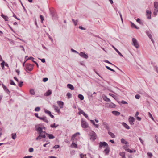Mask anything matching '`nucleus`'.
<instances>
[{
  "label": "nucleus",
  "mask_w": 158,
  "mask_h": 158,
  "mask_svg": "<svg viewBox=\"0 0 158 158\" xmlns=\"http://www.w3.org/2000/svg\"><path fill=\"white\" fill-rule=\"evenodd\" d=\"M25 67L26 69L29 71H31L33 68H32V66L31 65V64L29 63H26L25 64Z\"/></svg>",
  "instance_id": "nucleus-5"
},
{
  "label": "nucleus",
  "mask_w": 158,
  "mask_h": 158,
  "mask_svg": "<svg viewBox=\"0 0 158 158\" xmlns=\"http://www.w3.org/2000/svg\"><path fill=\"white\" fill-rule=\"evenodd\" d=\"M121 103L123 104H128L127 102L123 100L122 101Z\"/></svg>",
  "instance_id": "nucleus-62"
},
{
  "label": "nucleus",
  "mask_w": 158,
  "mask_h": 158,
  "mask_svg": "<svg viewBox=\"0 0 158 158\" xmlns=\"http://www.w3.org/2000/svg\"><path fill=\"white\" fill-rule=\"evenodd\" d=\"M67 87L70 89L71 90H73L74 89V87L73 86L70 84H68L67 85Z\"/></svg>",
  "instance_id": "nucleus-18"
},
{
  "label": "nucleus",
  "mask_w": 158,
  "mask_h": 158,
  "mask_svg": "<svg viewBox=\"0 0 158 158\" xmlns=\"http://www.w3.org/2000/svg\"><path fill=\"white\" fill-rule=\"evenodd\" d=\"M10 85H14L15 86L16 84L15 83V82H14L12 80H10Z\"/></svg>",
  "instance_id": "nucleus-46"
},
{
  "label": "nucleus",
  "mask_w": 158,
  "mask_h": 158,
  "mask_svg": "<svg viewBox=\"0 0 158 158\" xmlns=\"http://www.w3.org/2000/svg\"><path fill=\"white\" fill-rule=\"evenodd\" d=\"M51 91L50 90H48L46 92L44 95L45 96H48L51 95Z\"/></svg>",
  "instance_id": "nucleus-23"
},
{
  "label": "nucleus",
  "mask_w": 158,
  "mask_h": 158,
  "mask_svg": "<svg viewBox=\"0 0 158 158\" xmlns=\"http://www.w3.org/2000/svg\"><path fill=\"white\" fill-rule=\"evenodd\" d=\"M33 157L32 156H25L23 157V158H32Z\"/></svg>",
  "instance_id": "nucleus-63"
},
{
  "label": "nucleus",
  "mask_w": 158,
  "mask_h": 158,
  "mask_svg": "<svg viewBox=\"0 0 158 158\" xmlns=\"http://www.w3.org/2000/svg\"><path fill=\"white\" fill-rule=\"evenodd\" d=\"M40 107H37L35 108V111H40Z\"/></svg>",
  "instance_id": "nucleus-52"
},
{
  "label": "nucleus",
  "mask_w": 158,
  "mask_h": 158,
  "mask_svg": "<svg viewBox=\"0 0 158 158\" xmlns=\"http://www.w3.org/2000/svg\"><path fill=\"white\" fill-rule=\"evenodd\" d=\"M38 59L39 60H41V61H42V63H44L45 62V60L44 58H43V59H41L38 58Z\"/></svg>",
  "instance_id": "nucleus-61"
},
{
  "label": "nucleus",
  "mask_w": 158,
  "mask_h": 158,
  "mask_svg": "<svg viewBox=\"0 0 158 158\" xmlns=\"http://www.w3.org/2000/svg\"><path fill=\"white\" fill-rule=\"evenodd\" d=\"M47 136H48L50 139H52L55 138V136L52 134H47Z\"/></svg>",
  "instance_id": "nucleus-21"
},
{
  "label": "nucleus",
  "mask_w": 158,
  "mask_h": 158,
  "mask_svg": "<svg viewBox=\"0 0 158 158\" xmlns=\"http://www.w3.org/2000/svg\"><path fill=\"white\" fill-rule=\"evenodd\" d=\"M48 80V78L47 77L44 78L43 79V81L44 82L47 81Z\"/></svg>",
  "instance_id": "nucleus-58"
},
{
  "label": "nucleus",
  "mask_w": 158,
  "mask_h": 158,
  "mask_svg": "<svg viewBox=\"0 0 158 158\" xmlns=\"http://www.w3.org/2000/svg\"><path fill=\"white\" fill-rule=\"evenodd\" d=\"M103 99L106 102H109L110 101V100L106 96H105L103 97Z\"/></svg>",
  "instance_id": "nucleus-26"
},
{
  "label": "nucleus",
  "mask_w": 158,
  "mask_h": 158,
  "mask_svg": "<svg viewBox=\"0 0 158 158\" xmlns=\"http://www.w3.org/2000/svg\"><path fill=\"white\" fill-rule=\"evenodd\" d=\"M72 21L74 24L75 26H76L77 25V23L78 22V20H75L73 19H72Z\"/></svg>",
  "instance_id": "nucleus-36"
},
{
  "label": "nucleus",
  "mask_w": 158,
  "mask_h": 158,
  "mask_svg": "<svg viewBox=\"0 0 158 158\" xmlns=\"http://www.w3.org/2000/svg\"><path fill=\"white\" fill-rule=\"evenodd\" d=\"M66 96L68 98H70L72 97V94L70 93H68L67 94Z\"/></svg>",
  "instance_id": "nucleus-41"
},
{
  "label": "nucleus",
  "mask_w": 158,
  "mask_h": 158,
  "mask_svg": "<svg viewBox=\"0 0 158 158\" xmlns=\"http://www.w3.org/2000/svg\"><path fill=\"white\" fill-rule=\"evenodd\" d=\"M132 44L136 48H138L139 47V44L136 40V39L134 38L132 39Z\"/></svg>",
  "instance_id": "nucleus-2"
},
{
  "label": "nucleus",
  "mask_w": 158,
  "mask_h": 158,
  "mask_svg": "<svg viewBox=\"0 0 158 158\" xmlns=\"http://www.w3.org/2000/svg\"><path fill=\"white\" fill-rule=\"evenodd\" d=\"M109 146L108 144L105 142H100L99 143V148L101 149L103 147H107Z\"/></svg>",
  "instance_id": "nucleus-4"
},
{
  "label": "nucleus",
  "mask_w": 158,
  "mask_h": 158,
  "mask_svg": "<svg viewBox=\"0 0 158 158\" xmlns=\"http://www.w3.org/2000/svg\"><path fill=\"white\" fill-rule=\"evenodd\" d=\"M90 136V139L93 141H94L96 139L97 135L95 133L94 131L90 132L89 134Z\"/></svg>",
  "instance_id": "nucleus-1"
},
{
  "label": "nucleus",
  "mask_w": 158,
  "mask_h": 158,
  "mask_svg": "<svg viewBox=\"0 0 158 158\" xmlns=\"http://www.w3.org/2000/svg\"><path fill=\"white\" fill-rule=\"evenodd\" d=\"M136 21L139 23L140 24L143 25V23L141 21L140 19L139 18H137L136 19Z\"/></svg>",
  "instance_id": "nucleus-39"
},
{
  "label": "nucleus",
  "mask_w": 158,
  "mask_h": 158,
  "mask_svg": "<svg viewBox=\"0 0 158 158\" xmlns=\"http://www.w3.org/2000/svg\"><path fill=\"white\" fill-rule=\"evenodd\" d=\"M104 125H106L105 128L107 130H108L109 129V126L108 125V124L106 123H104Z\"/></svg>",
  "instance_id": "nucleus-51"
},
{
  "label": "nucleus",
  "mask_w": 158,
  "mask_h": 158,
  "mask_svg": "<svg viewBox=\"0 0 158 158\" xmlns=\"http://www.w3.org/2000/svg\"><path fill=\"white\" fill-rule=\"evenodd\" d=\"M0 61H2V62L1 63V66L5 65V61L3 60V59L2 58V56L0 55Z\"/></svg>",
  "instance_id": "nucleus-28"
},
{
  "label": "nucleus",
  "mask_w": 158,
  "mask_h": 158,
  "mask_svg": "<svg viewBox=\"0 0 158 158\" xmlns=\"http://www.w3.org/2000/svg\"><path fill=\"white\" fill-rule=\"evenodd\" d=\"M86 156V155H84L82 153H81L80 154V158H86V157H85Z\"/></svg>",
  "instance_id": "nucleus-47"
},
{
  "label": "nucleus",
  "mask_w": 158,
  "mask_h": 158,
  "mask_svg": "<svg viewBox=\"0 0 158 158\" xmlns=\"http://www.w3.org/2000/svg\"><path fill=\"white\" fill-rule=\"evenodd\" d=\"M129 121L131 125H133L134 124V122L135 121L134 118L133 117L130 116L129 118Z\"/></svg>",
  "instance_id": "nucleus-9"
},
{
  "label": "nucleus",
  "mask_w": 158,
  "mask_h": 158,
  "mask_svg": "<svg viewBox=\"0 0 158 158\" xmlns=\"http://www.w3.org/2000/svg\"><path fill=\"white\" fill-rule=\"evenodd\" d=\"M79 55L81 57L85 59H87L88 57L87 54H85V53L82 52H80Z\"/></svg>",
  "instance_id": "nucleus-8"
},
{
  "label": "nucleus",
  "mask_w": 158,
  "mask_h": 158,
  "mask_svg": "<svg viewBox=\"0 0 158 158\" xmlns=\"http://www.w3.org/2000/svg\"><path fill=\"white\" fill-rule=\"evenodd\" d=\"M112 47L119 55L123 57V56L117 48H116L114 46H113Z\"/></svg>",
  "instance_id": "nucleus-24"
},
{
  "label": "nucleus",
  "mask_w": 158,
  "mask_h": 158,
  "mask_svg": "<svg viewBox=\"0 0 158 158\" xmlns=\"http://www.w3.org/2000/svg\"><path fill=\"white\" fill-rule=\"evenodd\" d=\"M154 68H155L156 71L157 73H158V67L156 66H154Z\"/></svg>",
  "instance_id": "nucleus-64"
},
{
  "label": "nucleus",
  "mask_w": 158,
  "mask_h": 158,
  "mask_svg": "<svg viewBox=\"0 0 158 158\" xmlns=\"http://www.w3.org/2000/svg\"><path fill=\"white\" fill-rule=\"evenodd\" d=\"M53 107L56 112L59 113H60V109L57 106L54 105L53 106Z\"/></svg>",
  "instance_id": "nucleus-16"
},
{
  "label": "nucleus",
  "mask_w": 158,
  "mask_h": 158,
  "mask_svg": "<svg viewBox=\"0 0 158 158\" xmlns=\"http://www.w3.org/2000/svg\"><path fill=\"white\" fill-rule=\"evenodd\" d=\"M40 19L41 20V22L43 23V20H44V18L43 16L42 15H40Z\"/></svg>",
  "instance_id": "nucleus-56"
},
{
  "label": "nucleus",
  "mask_w": 158,
  "mask_h": 158,
  "mask_svg": "<svg viewBox=\"0 0 158 158\" xmlns=\"http://www.w3.org/2000/svg\"><path fill=\"white\" fill-rule=\"evenodd\" d=\"M158 12V8H155L154 10L153 15L155 16H156Z\"/></svg>",
  "instance_id": "nucleus-29"
},
{
  "label": "nucleus",
  "mask_w": 158,
  "mask_h": 158,
  "mask_svg": "<svg viewBox=\"0 0 158 158\" xmlns=\"http://www.w3.org/2000/svg\"><path fill=\"white\" fill-rule=\"evenodd\" d=\"M78 97L81 100H82L84 99L83 96L81 94H79L78 95Z\"/></svg>",
  "instance_id": "nucleus-32"
},
{
  "label": "nucleus",
  "mask_w": 158,
  "mask_h": 158,
  "mask_svg": "<svg viewBox=\"0 0 158 158\" xmlns=\"http://www.w3.org/2000/svg\"><path fill=\"white\" fill-rule=\"evenodd\" d=\"M146 15L147 16V18L148 19H151V12L150 10H147L146 11Z\"/></svg>",
  "instance_id": "nucleus-7"
},
{
  "label": "nucleus",
  "mask_w": 158,
  "mask_h": 158,
  "mask_svg": "<svg viewBox=\"0 0 158 158\" xmlns=\"http://www.w3.org/2000/svg\"><path fill=\"white\" fill-rule=\"evenodd\" d=\"M121 143L123 144H126V145H128L129 143L127 141L124 139L123 138H122L121 139Z\"/></svg>",
  "instance_id": "nucleus-17"
},
{
  "label": "nucleus",
  "mask_w": 158,
  "mask_h": 158,
  "mask_svg": "<svg viewBox=\"0 0 158 158\" xmlns=\"http://www.w3.org/2000/svg\"><path fill=\"white\" fill-rule=\"evenodd\" d=\"M57 103L60 108H63L64 102L61 101H57Z\"/></svg>",
  "instance_id": "nucleus-14"
},
{
  "label": "nucleus",
  "mask_w": 158,
  "mask_h": 158,
  "mask_svg": "<svg viewBox=\"0 0 158 158\" xmlns=\"http://www.w3.org/2000/svg\"><path fill=\"white\" fill-rule=\"evenodd\" d=\"M3 89L6 93H7L8 94H10V92L8 89L7 88V87L6 86L4 88H3Z\"/></svg>",
  "instance_id": "nucleus-27"
},
{
  "label": "nucleus",
  "mask_w": 158,
  "mask_h": 158,
  "mask_svg": "<svg viewBox=\"0 0 158 158\" xmlns=\"http://www.w3.org/2000/svg\"><path fill=\"white\" fill-rule=\"evenodd\" d=\"M12 138L13 139H15L16 137V133H12L11 134Z\"/></svg>",
  "instance_id": "nucleus-40"
},
{
  "label": "nucleus",
  "mask_w": 158,
  "mask_h": 158,
  "mask_svg": "<svg viewBox=\"0 0 158 158\" xmlns=\"http://www.w3.org/2000/svg\"><path fill=\"white\" fill-rule=\"evenodd\" d=\"M23 81H21L19 82V85H18L19 86V87H22V86H23Z\"/></svg>",
  "instance_id": "nucleus-50"
},
{
  "label": "nucleus",
  "mask_w": 158,
  "mask_h": 158,
  "mask_svg": "<svg viewBox=\"0 0 158 158\" xmlns=\"http://www.w3.org/2000/svg\"><path fill=\"white\" fill-rule=\"evenodd\" d=\"M60 147V146L58 145H56L54 146L53 148L55 149L58 148Z\"/></svg>",
  "instance_id": "nucleus-60"
},
{
  "label": "nucleus",
  "mask_w": 158,
  "mask_h": 158,
  "mask_svg": "<svg viewBox=\"0 0 158 158\" xmlns=\"http://www.w3.org/2000/svg\"><path fill=\"white\" fill-rule=\"evenodd\" d=\"M59 126V125L57 124L55 126V123H54L53 124H52L50 125V127L52 128H56Z\"/></svg>",
  "instance_id": "nucleus-38"
},
{
  "label": "nucleus",
  "mask_w": 158,
  "mask_h": 158,
  "mask_svg": "<svg viewBox=\"0 0 158 158\" xmlns=\"http://www.w3.org/2000/svg\"><path fill=\"white\" fill-rule=\"evenodd\" d=\"M47 35L48 36V38H49V39L52 42L53 41V39L49 35L48 33H47Z\"/></svg>",
  "instance_id": "nucleus-53"
},
{
  "label": "nucleus",
  "mask_w": 158,
  "mask_h": 158,
  "mask_svg": "<svg viewBox=\"0 0 158 158\" xmlns=\"http://www.w3.org/2000/svg\"><path fill=\"white\" fill-rule=\"evenodd\" d=\"M128 146L129 144L128 145H126V146H124L123 147L125 149L126 151L130 153H132L133 152V151L132 150H131L129 148H127L128 147Z\"/></svg>",
  "instance_id": "nucleus-11"
},
{
  "label": "nucleus",
  "mask_w": 158,
  "mask_h": 158,
  "mask_svg": "<svg viewBox=\"0 0 158 158\" xmlns=\"http://www.w3.org/2000/svg\"><path fill=\"white\" fill-rule=\"evenodd\" d=\"M131 26L132 27H134L136 29H139V28L137 27L133 23L131 22Z\"/></svg>",
  "instance_id": "nucleus-30"
},
{
  "label": "nucleus",
  "mask_w": 158,
  "mask_h": 158,
  "mask_svg": "<svg viewBox=\"0 0 158 158\" xmlns=\"http://www.w3.org/2000/svg\"><path fill=\"white\" fill-rule=\"evenodd\" d=\"M44 111L47 114H48L49 115L50 114H51V112L50 111H48V110H47L46 109H44Z\"/></svg>",
  "instance_id": "nucleus-44"
},
{
  "label": "nucleus",
  "mask_w": 158,
  "mask_h": 158,
  "mask_svg": "<svg viewBox=\"0 0 158 158\" xmlns=\"http://www.w3.org/2000/svg\"><path fill=\"white\" fill-rule=\"evenodd\" d=\"M87 95L88 96L92 97H93V94H92V93L90 91H88L87 92Z\"/></svg>",
  "instance_id": "nucleus-49"
},
{
  "label": "nucleus",
  "mask_w": 158,
  "mask_h": 158,
  "mask_svg": "<svg viewBox=\"0 0 158 158\" xmlns=\"http://www.w3.org/2000/svg\"><path fill=\"white\" fill-rule=\"evenodd\" d=\"M39 135L36 138V140H40L42 138H45L46 137V135L44 134L41 133L39 134Z\"/></svg>",
  "instance_id": "nucleus-6"
},
{
  "label": "nucleus",
  "mask_w": 158,
  "mask_h": 158,
  "mask_svg": "<svg viewBox=\"0 0 158 158\" xmlns=\"http://www.w3.org/2000/svg\"><path fill=\"white\" fill-rule=\"evenodd\" d=\"M106 67L109 70H110L111 71L113 72H115V71L114 69H113L111 68H110V67H109L107 66H106Z\"/></svg>",
  "instance_id": "nucleus-42"
},
{
  "label": "nucleus",
  "mask_w": 158,
  "mask_h": 158,
  "mask_svg": "<svg viewBox=\"0 0 158 158\" xmlns=\"http://www.w3.org/2000/svg\"><path fill=\"white\" fill-rule=\"evenodd\" d=\"M109 95L110 96H112V97H113L114 99H116V98H117L116 97L114 94H112L111 93H109Z\"/></svg>",
  "instance_id": "nucleus-48"
},
{
  "label": "nucleus",
  "mask_w": 158,
  "mask_h": 158,
  "mask_svg": "<svg viewBox=\"0 0 158 158\" xmlns=\"http://www.w3.org/2000/svg\"><path fill=\"white\" fill-rule=\"evenodd\" d=\"M146 34L149 37V38L152 41V42H153V39L152 38V35H151V34L150 33V32L149 31H146Z\"/></svg>",
  "instance_id": "nucleus-15"
},
{
  "label": "nucleus",
  "mask_w": 158,
  "mask_h": 158,
  "mask_svg": "<svg viewBox=\"0 0 158 158\" xmlns=\"http://www.w3.org/2000/svg\"><path fill=\"white\" fill-rule=\"evenodd\" d=\"M77 134H78V135H80V133L79 132H77L75 134H74L72 136L71 139H73L74 138H75L77 135Z\"/></svg>",
  "instance_id": "nucleus-43"
},
{
  "label": "nucleus",
  "mask_w": 158,
  "mask_h": 158,
  "mask_svg": "<svg viewBox=\"0 0 158 158\" xmlns=\"http://www.w3.org/2000/svg\"><path fill=\"white\" fill-rule=\"evenodd\" d=\"M71 146L72 147H73L75 148H77V144L75 143H74V142H73L72 143Z\"/></svg>",
  "instance_id": "nucleus-33"
},
{
  "label": "nucleus",
  "mask_w": 158,
  "mask_h": 158,
  "mask_svg": "<svg viewBox=\"0 0 158 158\" xmlns=\"http://www.w3.org/2000/svg\"><path fill=\"white\" fill-rule=\"evenodd\" d=\"M1 16L2 17L5 21H7L8 17L7 16L4 15L2 13Z\"/></svg>",
  "instance_id": "nucleus-22"
},
{
  "label": "nucleus",
  "mask_w": 158,
  "mask_h": 158,
  "mask_svg": "<svg viewBox=\"0 0 158 158\" xmlns=\"http://www.w3.org/2000/svg\"><path fill=\"white\" fill-rule=\"evenodd\" d=\"M154 6L155 8H158V2H154Z\"/></svg>",
  "instance_id": "nucleus-37"
},
{
  "label": "nucleus",
  "mask_w": 158,
  "mask_h": 158,
  "mask_svg": "<svg viewBox=\"0 0 158 158\" xmlns=\"http://www.w3.org/2000/svg\"><path fill=\"white\" fill-rule=\"evenodd\" d=\"M20 2H21V4L23 6V9H24V11L26 13H27V10H26V9L25 8L24 6L23 5V3H22L21 1L20 0Z\"/></svg>",
  "instance_id": "nucleus-54"
},
{
  "label": "nucleus",
  "mask_w": 158,
  "mask_h": 158,
  "mask_svg": "<svg viewBox=\"0 0 158 158\" xmlns=\"http://www.w3.org/2000/svg\"><path fill=\"white\" fill-rule=\"evenodd\" d=\"M81 123L83 128H86L88 127V124L86 121L83 120L82 119L81 120Z\"/></svg>",
  "instance_id": "nucleus-3"
},
{
  "label": "nucleus",
  "mask_w": 158,
  "mask_h": 158,
  "mask_svg": "<svg viewBox=\"0 0 158 158\" xmlns=\"http://www.w3.org/2000/svg\"><path fill=\"white\" fill-rule=\"evenodd\" d=\"M110 151V148L109 146L106 147L105 149L103 151V152L105 153L106 155H108Z\"/></svg>",
  "instance_id": "nucleus-10"
},
{
  "label": "nucleus",
  "mask_w": 158,
  "mask_h": 158,
  "mask_svg": "<svg viewBox=\"0 0 158 158\" xmlns=\"http://www.w3.org/2000/svg\"><path fill=\"white\" fill-rule=\"evenodd\" d=\"M36 130L37 131L39 134L42 133L43 128L41 127H39L37 128H36Z\"/></svg>",
  "instance_id": "nucleus-12"
},
{
  "label": "nucleus",
  "mask_w": 158,
  "mask_h": 158,
  "mask_svg": "<svg viewBox=\"0 0 158 158\" xmlns=\"http://www.w3.org/2000/svg\"><path fill=\"white\" fill-rule=\"evenodd\" d=\"M78 110H79V111L78 112V114L79 115H80L81 114H83L84 112L81 109H78Z\"/></svg>",
  "instance_id": "nucleus-45"
},
{
  "label": "nucleus",
  "mask_w": 158,
  "mask_h": 158,
  "mask_svg": "<svg viewBox=\"0 0 158 158\" xmlns=\"http://www.w3.org/2000/svg\"><path fill=\"white\" fill-rule=\"evenodd\" d=\"M34 149L32 148H30L29 149V151L30 152H33Z\"/></svg>",
  "instance_id": "nucleus-59"
},
{
  "label": "nucleus",
  "mask_w": 158,
  "mask_h": 158,
  "mask_svg": "<svg viewBox=\"0 0 158 158\" xmlns=\"http://www.w3.org/2000/svg\"><path fill=\"white\" fill-rule=\"evenodd\" d=\"M109 106V107L110 108H115L116 106V105L112 102H111V103L110 104Z\"/></svg>",
  "instance_id": "nucleus-35"
},
{
  "label": "nucleus",
  "mask_w": 158,
  "mask_h": 158,
  "mask_svg": "<svg viewBox=\"0 0 158 158\" xmlns=\"http://www.w3.org/2000/svg\"><path fill=\"white\" fill-rule=\"evenodd\" d=\"M108 133L111 137L113 138L115 137L114 135L112 132H111L110 131H108Z\"/></svg>",
  "instance_id": "nucleus-34"
},
{
  "label": "nucleus",
  "mask_w": 158,
  "mask_h": 158,
  "mask_svg": "<svg viewBox=\"0 0 158 158\" xmlns=\"http://www.w3.org/2000/svg\"><path fill=\"white\" fill-rule=\"evenodd\" d=\"M29 92H30V94H31L32 95H34L35 94V93L34 91V90L32 89H31L30 90Z\"/></svg>",
  "instance_id": "nucleus-31"
},
{
  "label": "nucleus",
  "mask_w": 158,
  "mask_h": 158,
  "mask_svg": "<svg viewBox=\"0 0 158 158\" xmlns=\"http://www.w3.org/2000/svg\"><path fill=\"white\" fill-rule=\"evenodd\" d=\"M51 15L53 17H54L56 16V13L55 12L52 10H50Z\"/></svg>",
  "instance_id": "nucleus-25"
},
{
  "label": "nucleus",
  "mask_w": 158,
  "mask_h": 158,
  "mask_svg": "<svg viewBox=\"0 0 158 158\" xmlns=\"http://www.w3.org/2000/svg\"><path fill=\"white\" fill-rule=\"evenodd\" d=\"M122 125L127 129H129L130 127L129 126L125 123L123 122L122 123Z\"/></svg>",
  "instance_id": "nucleus-19"
},
{
  "label": "nucleus",
  "mask_w": 158,
  "mask_h": 158,
  "mask_svg": "<svg viewBox=\"0 0 158 158\" xmlns=\"http://www.w3.org/2000/svg\"><path fill=\"white\" fill-rule=\"evenodd\" d=\"M34 58L33 57L30 56V57H29L27 59H26V61H27L28 60H34Z\"/></svg>",
  "instance_id": "nucleus-57"
},
{
  "label": "nucleus",
  "mask_w": 158,
  "mask_h": 158,
  "mask_svg": "<svg viewBox=\"0 0 158 158\" xmlns=\"http://www.w3.org/2000/svg\"><path fill=\"white\" fill-rule=\"evenodd\" d=\"M148 115L149 116V117L152 120H153V118L151 114V113L150 112H148Z\"/></svg>",
  "instance_id": "nucleus-55"
},
{
  "label": "nucleus",
  "mask_w": 158,
  "mask_h": 158,
  "mask_svg": "<svg viewBox=\"0 0 158 158\" xmlns=\"http://www.w3.org/2000/svg\"><path fill=\"white\" fill-rule=\"evenodd\" d=\"M39 119L42 120L44 122L46 123H48L49 122L48 120L47 119V117L45 116H44L43 117H40Z\"/></svg>",
  "instance_id": "nucleus-13"
},
{
  "label": "nucleus",
  "mask_w": 158,
  "mask_h": 158,
  "mask_svg": "<svg viewBox=\"0 0 158 158\" xmlns=\"http://www.w3.org/2000/svg\"><path fill=\"white\" fill-rule=\"evenodd\" d=\"M112 113L115 116H118L120 114V113L118 111H113L112 112Z\"/></svg>",
  "instance_id": "nucleus-20"
}]
</instances>
